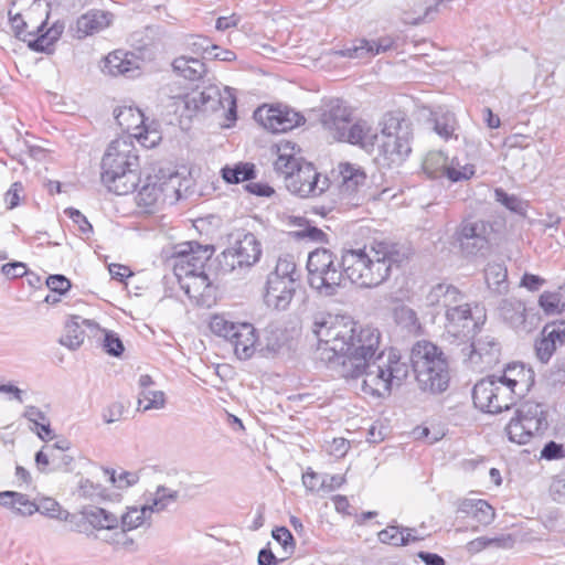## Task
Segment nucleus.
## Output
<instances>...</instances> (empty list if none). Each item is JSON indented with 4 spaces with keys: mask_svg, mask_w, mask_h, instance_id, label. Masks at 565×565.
I'll list each match as a JSON object with an SVG mask.
<instances>
[{
    "mask_svg": "<svg viewBox=\"0 0 565 565\" xmlns=\"http://www.w3.org/2000/svg\"><path fill=\"white\" fill-rule=\"evenodd\" d=\"M65 214L78 226V231L83 234H89L93 232V226L81 211L68 207L65 210Z\"/></svg>",
    "mask_w": 565,
    "mask_h": 565,
    "instance_id": "69168bd1",
    "label": "nucleus"
},
{
    "mask_svg": "<svg viewBox=\"0 0 565 565\" xmlns=\"http://www.w3.org/2000/svg\"><path fill=\"white\" fill-rule=\"evenodd\" d=\"M312 332L318 340L317 359L344 379L365 376L366 393L390 394L408 375L407 363L394 349H381V332L374 327L360 326L348 317L319 315Z\"/></svg>",
    "mask_w": 565,
    "mask_h": 565,
    "instance_id": "f257e3e1",
    "label": "nucleus"
},
{
    "mask_svg": "<svg viewBox=\"0 0 565 565\" xmlns=\"http://www.w3.org/2000/svg\"><path fill=\"white\" fill-rule=\"evenodd\" d=\"M186 44L194 54H202L204 57H207L209 53L220 50L218 45L213 44L211 40L204 35H189Z\"/></svg>",
    "mask_w": 565,
    "mask_h": 565,
    "instance_id": "603ef678",
    "label": "nucleus"
},
{
    "mask_svg": "<svg viewBox=\"0 0 565 565\" xmlns=\"http://www.w3.org/2000/svg\"><path fill=\"white\" fill-rule=\"evenodd\" d=\"M394 319L397 324L407 329H413L418 324L415 310L404 305L394 309Z\"/></svg>",
    "mask_w": 565,
    "mask_h": 565,
    "instance_id": "5fc2aeb1",
    "label": "nucleus"
},
{
    "mask_svg": "<svg viewBox=\"0 0 565 565\" xmlns=\"http://www.w3.org/2000/svg\"><path fill=\"white\" fill-rule=\"evenodd\" d=\"M114 117L124 131L136 137L138 140L147 139V136L143 135V132H147L143 128L145 116L140 109L131 106L116 108Z\"/></svg>",
    "mask_w": 565,
    "mask_h": 565,
    "instance_id": "393cba45",
    "label": "nucleus"
},
{
    "mask_svg": "<svg viewBox=\"0 0 565 565\" xmlns=\"http://www.w3.org/2000/svg\"><path fill=\"white\" fill-rule=\"evenodd\" d=\"M562 295L557 291H544L539 298V306L546 315L561 313Z\"/></svg>",
    "mask_w": 565,
    "mask_h": 565,
    "instance_id": "864d4df0",
    "label": "nucleus"
},
{
    "mask_svg": "<svg viewBox=\"0 0 565 565\" xmlns=\"http://www.w3.org/2000/svg\"><path fill=\"white\" fill-rule=\"evenodd\" d=\"M377 135L373 131L371 126L364 120H358L350 124L342 132L338 141L358 145L361 148L369 150L375 143Z\"/></svg>",
    "mask_w": 565,
    "mask_h": 565,
    "instance_id": "cd10ccee",
    "label": "nucleus"
},
{
    "mask_svg": "<svg viewBox=\"0 0 565 565\" xmlns=\"http://www.w3.org/2000/svg\"><path fill=\"white\" fill-rule=\"evenodd\" d=\"M273 539L276 540L284 548L287 554H292L295 550V539L291 532L285 527L280 526L273 531Z\"/></svg>",
    "mask_w": 565,
    "mask_h": 565,
    "instance_id": "e2e57ef3",
    "label": "nucleus"
},
{
    "mask_svg": "<svg viewBox=\"0 0 565 565\" xmlns=\"http://www.w3.org/2000/svg\"><path fill=\"white\" fill-rule=\"evenodd\" d=\"M213 252L214 248L210 245L202 246L193 242L180 245L173 255L172 265L177 279L206 271Z\"/></svg>",
    "mask_w": 565,
    "mask_h": 565,
    "instance_id": "ddd939ff",
    "label": "nucleus"
},
{
    "mask_svg": "<svg viewBox=\"0 0 565 565\" xmlns=\"http://www.w3.org/2000/svg\"><path fill=\"white\" fill-rule=\"evenodd\" d=\"M38 511L41 514L51 519L60 520V516L64 514L66 510L62 509L60 503L52 498H43L36 504Z\"/></svg>",
    "mask_w": 565,
    "mask_h": 565,
    "instance_id": "680f3d73",
    "label": "nucleus"
},
{
    "mask_svg": "<svg viewBox=\"0 0 565 565\" xmlns=\"http://www.w3.org/2000/svg\"><path fill=\"white\" fill-rule=\"evenodd\" d=\"M83 326L88 328H98V324L88 319H84L79 316H73L65 323V332L60 338L58 342L70 350H77L84 342L85 332L82 329Z\"/></svg>",
    "mask_w": 565,
    "mask_h": 565,
    "instance_id": "c756f323",
    "label": "nucleus"
},
{
    "mask_svg": "<svg viewBox=\"0 0 565 565\" xmlns=\"http://www.w3.org/2000/svg\"><path fill=\"white\" fill-rule=\"evenodd\" d=\"M515 417L527 425V429H532L537 434H542L548 427L547 411L544 405L527 401L516 409Z\"/></svg>",
    "mask_w": 565,
    "mask_h": 565,
    "instance_id": "a878e982",
    "label": "nucleus"
},
{
    "mask_svg": "<svg viewBox=\"0 0 565 565\" xmlns=\"http://www.w3.org/2000/svg\"><path fill=\"white\" fill-rule=\"evenodd\" d=\"M411 248L392 241H374L361 247L343 248L340 265L345 278L360 288H375L385 282L394 268L409 258Z\"/></svg>",
    "mask_w": 565,
    "mask_h": 565,
    "instance_id": "f03ea898",
    "label": "nucleus"
},
{
    "mask_svg": "<svg viewBox=\"0 0 565 565\" xmlns=\"http://www.w3.org/2000/svg\"><path fill=\"white\" fill-rule=\"evenodd\" d=\"M466 300L465 294L456 286L438 282L429 288L424 301L427 307L443 309L445 312Z\"/></svg>",
    "mask_w": 565,
    "mask_h": 565,
    "instance_id": "4be33fe9",
    "label": "nucleus"
},
{
    "mask_svg": "<svg viewBox=\"0 0 565 565\" xmlns=\"http://www.w3.org/2000/svg\"><path fill=\"white\" fill-rule=\"evenodd\" d=\"M140 171L139 156L131 140L116 139L108 146L102 159L100 178L114 180L116 173L120 170L129 172Z\"/></svg>",
    "mask_w": 565,
    "mask_h": 565,
    "instance_id": "9b49d317",
    "label": "nucleus"
},
{
    "mask_svg": "<svg viewBox=\"0 0 565 565\" xmlns=\"http://www.w3.org/2000/svg\"><path fill=\"white\" fill-rule=\"evenodd\" d=\"M498 312L503 322L518 332H531L541 320L534 308H526L525 303L516 298L502 299Z\"/></svg>",
    "mask_w": 565,
    "mask_h": 565,
    "instance_id": "2eb2a0df",
    "label": "nucleus"
},
{
    "mask_svg": "<svg viewBox=\"0 0 565 565\" xmlns=\"http://www.w3.org/2000/svg\"><path fill=\"white\" fill-rule=\"evenodd\" d=\"M382 132L383 141L380 146V153L387 164H399L411 152L407 124L404 120L390 118Z\"/></svg>",
    "mask_w": 565,
    "mask_h": 565,
    "instance_id": "f8f14e48",
    "label": "nucleus"
},
{
    "mask_svg": "<svg viewBox=\"0 0 565 565\" xmlns=\"http://www.w3.org/2000/svg\"><path fill=\"white\" fill-rule=\"evenodd\" d=\"M320 121L323 128L338 140L342 132L352 121V110L341 99H332L326 104Z\"/></svg>",
    "mask_w": 565,
    "mask_h": 565,
    "instance_id": "aec40b11",
    "label": "nucleus"
},
{
    "mask_svg": "<svg viewBox=\"0 0 565 565\" xmlns=\"http://www.w3.org/2000/svg\"><path fill=\"white\" fill-rule=\"evenodd\" d=\"M138 70L137 62L134 54L116 50L109 53L105 60L102 71L111 76L125 75L134 76Z\"/></svg>",
    "mask_w": 565,
    "mask_h": 565,
    "instance_id": "bb28decb",
    "label": "nucleus"
},
{
    "mask_svg": "<svg viewBox=\"0 0 565 565\" xmlns=\"http://www.w3.org/2000/svg\"><path fill=\"white\" fill-rule=\"evenodd\" d=\"M411 363L418 387L430 394L444 393L450 381L448 361L437 345L418 341L411 351Z\"/></svg>",
    "mask_w": 565,
    "mask_h": 565,
    "instance_id": "7ed1b4c3",
    "label": "nucleus"
},
{
    "mask_svg": "<svg viewBox=\"0 0 565 565\" xmlns=\"http://www.w3.org/2000/svg\"><path fill=\"white\" fill-rule=\"evenodd\" d=\"M308 281L322 296H334L345 278L337 256L327 248H317L308 256Z\"/></svg>",
    "mask_w": 565,
    "mask_h": 565,
    "instance_id": "20e7f679",
    "label": "nucleus"
},
{
    "mask_svg": "<svg viewBox=\"0 0 565 565\" xmlns=\"http://www.w3.org/2000/svg\"><path fill=\"white\" fill-rule=\"evenodd\" d=\"M290 235L296 239H307L317 243H324L327 242L328 237L322 230L311 224H309L306 228L290 232Z\"/></svg>",
    "mask_w": 565,
    "mask_h": 565,
    "instance_id": "052dcab7",
    "label": "nucleus"
},
{
    "mask_svg": "<svg viewBox=\"0 0 565 565\" xmlns=\"http://www.w3.org/2000/svg\"><path fill=\"white\" fill-rule=\"evenodd\" d=\"M178 282L195 305L210 308L215 302L216 288L206 271L178 278Z\"/></svg>",
    "mask_w": 565,
    "mask_h": 565,
    "instance_id": "a211bd4d",
    "label": "nucleus"
},
{
    "mask_svg": "<svg viewBox=\"0 0 565 565\" xmlns=\"http://www.w3.org/2000/svg\"><path fill=\"white\" fill-rule=\"evenodd\" d=\"M173 71L189 81L200 79L206 72L205 64L196 57L179 56L172 62Z\"/></svg>",
    "mask_w": 565,
    "mask_h": 565,
    "instance_id": "4c0bfd02",
    "label": "nucleus"
},
{
    "mask_svg": "<svg viewBox=\"0 0 565 565\" xmlns=\"http://www.w3.org/2000/svg\"><path fill=\"white\" fill-rule=\"evenodd\" d=\"M484 278L488 287L497 294L508 291V269L501 263H489L484 268Z\"/></svg>",
    "mask_w": 565,
    "mask_h": 565,
    "instance_id": "ea45409f",
    "label": "nucleus"
},
{
    "mask_svg": "<svg viewBox=\"0 0 565 565\" xmlns=\"http://www.w3.org/2000/svg\"><path fill=\"white\" fill-rule=\"evenodd\" d=\"M151 514L152 512H150L147 504H143L141 508H128L126 513L120 518L121 529L124 531L135 530L149 520Z\"/></svg>",
    "mask_w": 565,
    "mask_h": 565,
    "instance_id": "37998d69",
    "label": "nucleus"
},
{
    "mask_svg": "<svg viewBox=\"0 0 565 565\" xmlns=\"http://www.w3.org/2000/svg\"><path fill=\"white\" fill-rule=\"evenodd\" d=\"M180 498L178 490L159 484L154 492L149 493L146 504L152 513H161L168 510L169 505L175 503Z\"/></svg>",
    "mask_w": 565,
    "mask_h": 565,
    "instance_id": "c9c22d12",
    "label": "nucleus"
},
{
    "mask_svg": "<svg viewBox=\"0 0 565 565\" xmlns=\"http://www.w3.org/2000/svg\"><path fill=\"white\" fill-rule=\"evenodd\" d=\"M254 118L264 128L275 134L286 132L305 122L301 114L285 105L258 107Z\"/></svg>",
    "mask_w": 565,
    "mask_h": 565,
    "instance_id": "dca6fc26",
    "label": "nucleus"
},
{
    "mask_svg": "<svg viewBox=\"0 0 565 565\" xmlns=\"http://www.w3.org/2000/svg\"><path fill=\"white\" fill-rule=\"evenodd\" d=\"M518 395L497 375L480 380L472 390V399L477 408L484 413L498 414L510 409Z\"/></svg>",
    "mask_w": 565,
    "mask_h": 565,
    "instance_id": "0eeeda50",
    "label": "nucleus"
},
{
    "mask_svg": "<svg viewBox=\"0 0 565 565\" xmlns=\"http://www.w3.org/2000/svg\"><path fill=\"white\" fill-rule=\"evenodd\" d=\"M499 376L510 388H514L518 397L523 396L534 384V372L522 363L508 364Z\"/></svg>",
    "mask_w": 565,
    "mask_h": 565,
    "instance_id": "b1692460",
    "label": "nucleus"
},
{
    "mask_svg": "<svg viewBox=\"0 0 565 565\" xmlns=\"http://www.w3.org/2000/svg\"><path fill=\"white\" fill-rule=\"evenodd\" d=\"M467 353V361L472 367H490L499 362L501 352L500 343L490 335L481 337L473 341Z\"/></svg>",
    "mask_w": 565,
    "mask_h": 565,
    "instance_id": "412c9836",
    "label": "nucleus"
},
{
    "mask_svg": "<svg viewBox=\"0 0 565 565\" xmlns=\"http://www.w3.org/2000/svg\"><path fill=\"white\" fill-rule=\"evenodd\" d=\"M445 330L456 340L468 341L472 339L487 321L483 306L463 300L445 315Z\"/></svg>",
    "mask_w": 565,
    "mask_h": 565,
    "instance_id": "423d86ee",
    "label": "nucleus"
},
{
    "mask_svg": "<svg viewBox=\"0 0 565 565\" xmlns=\"http://www.w3.org/2000/svg\"><path fill=\"white\" fill-rule=\"evenodd\" d=\"M222 178L231 184L249 181L255 178V166L253 163H238L233 168L225 167L222 169Z\"/></svg>",
    "mask_w": 565,
    "mask_h": 565,
    "instance_id": "c03bdc74",
    "label": "nucleus"
},
{
    "mask_svg": "<svg viewBox=\"0 0 565 565\" xmlns=\"http://www.w3.org/2000/svg\"><path fill=\"white\" fill-rule=\"evenodd\" d=\"M541 335L535 343L536 356L542 363H547L556 350L565 345V320L546 323Z\"/></svg>",
    "mask_w": 565,
    "mask_h": 565,
    "instance_id": "6ab92c4d",
    "label": "nucleus"
},
{
    "mask_svg": "<svg viewBox=\"0 0 565 565\" xmlns=\"http://www.w3.org/2000/svg\"><path fill=\"white\" fill-rule=\"evenodd\" d=\"M46 286L50 290L64 295L71 288V281L63 275H51L46 278Z\"/></svg>",
    "mask_w": 565,
    "mask_h": 565,
    "instance_id": "338daca9",
    "label": "nucleus"
},
{
    "mask_svg": "<svg viewBox=\"0 0 565 565\" xmlns=\"http://www.w3.org/2000/svg\"><path fill=\"white\" fill-rule=\"evenodd\" d=\"M505 431L508 434L510 441L516 443L519 445L527 444L530 439L537 434L532 429H527V425L522 423V420H520L515 416L511 418V420L507 425Z\"/></svg>",
    "mask_w": 565,
    "mask_h": 565,
    "instance_id": "49530a36",
    "label": "nucleus"
},
{
    "mask_svg": "<svg viewBox=\"0 0 565 565\" xmlns=\"http://www.w3.org/2000/svg\"><path fill=\"white\" fill-rule=\"evenodd\" d=\"M476 173V168L471 163H462L458 157H454L446 170V178L454 182H462L470 180Z\"/></svg>",
    "mask_w": 565,
    "mask_h": 565,
    "instance_id": "a18cd8bd",
    "label": "nucleus"
},
{
    "mask_svg": "<svg viewBox=\"0 0 565 565\" xmlns=\"http://www.w3.org/2000/svg\"><path fill=\"white\" fill-rule=\"evenodd\" d=\"M493 233L491 222L467 216L456 226L451 236V244L465 257L486 256L491 249Z\"/></svg>",
    "mask_w": 565,
    "mask_h": 565,
    "instance_id": "39448f33",
    "label": "nucleus"
},
{
    "mask_svg": "<svg viewBox=\"0 0 565 565\" xmlns=\"http://www.w3.org/2000/svg\"><path fill=\"white\" fill-rule=\"evenodd\" d=\"M448 157L443 151H429L423 160V171L429 179L446 177Z\"/></svg>",
    "mask_w": 565,
    "mask_h": 565,
    "instance_id": "a19ab883",
    "label": "nucleus"
},
{
    "mask_svg": "<svg viewBox=\"0 0 565 565\" xmlns=\"http://www.w3.org/2000/svg\"><path fill=\"white\" fill-rule=\"evenodd\" d=\"M154 181L162 192L164 203L173 204L180 200L183 179L178 171L160 169L154 175Z\"/></svg>",
    "mask_w": 565,
    "mask_h": 565,
    "instance_id": "c85d7f7f",
    "label": "nucleus"
},
{
    "mask_svg": "<svg viewBox=\"0 0 565 565\" xmlns=\"http://www.w3.org/2000/svg\"><path fill=\"white\" fill-rule=\"evenodd\" d=\"M541 458L545 460H558L565 458V449L562 444L548 441L541 450Z\"/></svg>",
    "mask_w": 565,
    "mask_h": 565,
    "instance_id": "0e129e2a",
    "label": "nucleus"
},
{
    "mask_svg": "<svg viewBox=\"0 0 565 565\" xmlns=\"http://www.w3.org/2000/svg\"><path fill=\"white\" fill-rule=\"evenodd\" d=\"M372 43L365 39H359L351 46H347L335 54L348 58H367L372 57Z\"/></svg>",
    "mask_w": 565,
    "mask_h": 565,
    "instance_id": "8fccbe9b",
    "label": "nucleus"
},
{
    "mask_svg": "<svg viewBox=\"0 0 565 565\" xmlns=\"http://www.w3.org/2000/svg\"><path fill=\"white\" fill-rule=\"evenodd\" d=\"M458 512L471 516L482 525L490 524L495 516L494 509L481 499H463L458 507Z\"/></svg>",
    "mask_w": 565,
    "mask_h": 565,
    "instance_id": "72a5a7b5",
    "label": "nucleus"
},
{
    "mask_svg": "<svg viewBox=\"0 0 565 565\" xmlns=\"http://www.w3.org/2000/svg\"><path fill=\"white\" fill-rule=\"evenodd\" d=\"M166 404L164 393L162 391L141 390L138 398V409L147 412L150 409L163 408Z\"/></svg>",
    "mask_w": 565,
    "mask_h": 565,
    "instance_id": "09e8293b",
    "label": "nucleus"
},
{
    "mask_svg": "<svg viewBox=\"0 0 565 565\" xmlns=\"http://www.w3.org/2000/svg\"><path fill=\"white\" fill-rule=\"evenodd\" d=\"M495 200L500 202L508 210L523 214L525 212L523 202L514 194H508L502 189H495L494 191Z\"/></svg>",
    "mask_w": 565,
    "mask_h": 565,
    "instance_id": "13d9d810",
    "label": "nucleus"
},
{
    "mask_svg": "<svg viewBox=\"0 0 565 565\" xmlns=\"http://www.w3.org/2000/svg\"><path fill=\"white\" fill-rule=\"evenodd\" d=\"M295 149L296 145L290 141H281L277 145V159L274 162V168L285 179L303 162L302 158L296 157Z\"/></svg>",
    "mask_w": 565,
    "mask_h": 565,
    "instance_id": "2f4dec72",
    "label": "nucleus"
},
{
    "mask_svg": "<svg viewBox=\"0 0 565 565\" xmlns=\"http://www.w3.org/2000/svg\"><path fill=\"white\" fill-rule=\"evenodd\" d=\"M285 183L288 191L300 198L318 196L329 188V179L306 161L285 179Z\"/></svg>",
    "mask_w": 565,
    "mask_h": 565,
    "instance_id": "4468645a",
    "label": "nucleus"
},
{
    "mask_svg": "<svg viewBox=\"0 0 565 565\" xmlns=\"http://www.w3.org/2000/svg\"><path fill=\"white\" fill-rule=\"evenodd\" d=\"M137 205L143 209L145 213H153L161 204H164L162 192L156 181L146 183L136 196Z\"/></svg>",
    "mask_w": 565,
    "mask_h": 565,
    "instance_id": "58836bf2",
    "label": "nucleus"
},
{
    "mask_svg": "<svg viewBox=\"0 0 565 565\" xmlns=\"http://www.w3.org/2000/svg\"><path fill=\"white\" fill-rule=\"evenodd\" d=\"M60 521L70 523L71 531L73 532L89 534V527L87 526L84 509L78 513H71L66 510L64 514L60 516Z\"/></svg>",
    "mask_w": 565,
    "mask_h": 565,
    "instance_id": "6e6d98bb",
    "label": "nucleus"
},
{
    "mask_svg": "<svg viewBox=\"0 0 565 565\" xmlns=\"http://www.w3.org/2000/svg\"><path fill=\"white\" fill-rule=\"evenodd\" d=\"M300 284L295 279L277 280L268 279L266 281V291L264 295L265 303L276 310H286Z\"/></svg>",
    "mask_w": 565,
    "mask_h": 565,
    "instance_id": "5701e85b",
    "label": "nucleus"
},
{
    "mask_svg": "<svg viewBox=\"0 0 565 565\" xmlns=\"http://www.w3.org/2000/svg\"><path fill=\"white\" fill-rule=\"evenodd\" d=\"M0 504L21 515H32L38 511L36 503L30 501L26 494L15 491L0 492Z\"/></svg>",
    "mask_w": 565,
    "mask_h": 565,
    "instance_id": "e433bc0d",
    "label": "nucleus"
},
{
    "mask_svg": "<svg viewBox=\"0 0 565 565\" xmlns=\"http://www.w3.org/2000/svg\"><path fill=\"white\" fill-rule=\"evenodd\" d=\"M183 104V116L191 118L198 111H216L227 108V119L236 118V98L228 87L224 94L215 86L206 87L202 92H192L180 98Z\"/></svg>",
    "mask_w": 565,
    "mask_h": 565,
    "instance_id": "9d476101",
    "label": "nucleus"
},
{
    "mask_svg": "<svg viewBox=\"0 0 565 565\" xmlns=\"http://www.w3.org/2000/svg\"><path fill=\"white\" fill-rule=\"evenodd\" d=\"M231 245L218 256V262L225 271L249 268L259 260L262 245L253 233L237 231L231 234Z\"/></svg>",
    "mask_w": 565,
    "mask_h": 565,
    "instance_id": "1a4fd4ad",
    "label": "nucleus"
},
{
    "mask_svg": "<svg viewBox=\"0 0 565 565\" xmlns=\"http://www.w3.org/2000/svg\"><path fill=\"white\" fill-rule=\"evenodd\" d=\"M379 540L381 543L393 546H405L409 544V539L404 534V527L398 525H388L386 529L379 532Z\"/></svg>",
    "mask_w": 565,
    "mask_h": 565,
    "instance_id": "3c124183",
    "label": "nucleus"
},
{
    "mask_svg": "<svg viewBox=\"0 0 565 565\" xmlns=\"http://www.w3.org/2000/svg\"><path fill=\"white\" fill-rule=\"evenodd\" d=\"M457 128L455 114L446 110L437 113L434 119V130L445 140L451 138Z\"/></svg>",
    "mask_w": 565,
    "mask_h": 565,
    "instance_id": "de8ad7c7",
    "label": "nucleus"
},
{
    "mask_svg": "<svg viewBox=\"0 0 565 565\" xmlns=\"http://www.w3.org/2000/svg\"><path fill=\"white\" fill-rule=\"evenodd\" d=\"M339 189L342 193L351 194L355 192L359 186L363 185L366 180V174L362 168L344 162L339 164Z\"/></svg>",
    "mask_w": 565,
    "mask_h": 565,
    "instance_id": "473e14b6",
    "label": "nucleus"
},
{
    "mask_svg": "<svg viewBox=\"0 0 565 565\" xmlns=\"http://www.w3.org/2000/svg\"><path fill=\"white\" fill-rule=\"evenodd\" d=\"M110 24V14L100 10H90L81 15L76 21V33L78 39L92 35L107 28Z\"/></svg>",
    "mask_w": 565,
    "mask_h": 565,
    "instance_id": "7c9ffc66",
    "label": "nucleus"
},
{
    "mask_svg": "<svg viewBox=\"0 0 565 565\" xmlns=\"http://www.w3.org/2000/svg\"><path fill=\"white\" fill-rule=\"evenodd\" d=\"M105 472L110 476L111 482L118 489H126L139 481V475L135 471H122L118 476L114 469H105Z\"/></svg>",
    "mask_w": 565,
    "mask_h": 565,
    "instance_id": "4d7b16f0",
    "label": "nucleus"
},
{
    "mask_svg": "<svg viewBox=\"0 0 565 565\" xmlns=\"http://www.w3.org/2000/svg\"><path fill=\"white\" fill-rule=\"evenodd\" d=\"M114 175V180H111L110 178L109 180L100 178V180L109 192H113L117 195H126L134 192L141 180L140 171L134 169L132 171L129 172L120 170V173H116Z\"/></svg>",
    "mask_w": 565,
    "mask_h": 565,
    "instance_id": "f704fd0d",
    "label": "nucleus"
},
{
    "mask_svg": "<svg viewBox=\"0 0 565 565\" xmlns=\"http://www.w3.org/2000/svg\"><path fill=\"white\" fill-rule=\"evenodd\" d=\"M300 270L294 260V256L287 254L280 256L277 260L274 271L268 275V279L288 280L295 279L296 284H300Z\"/></svg>",
    "mask_w": 565,
    "mask_h": 565,
    "instance_id": "79ce46f5",
    "label": "nucleus"
},
{
    "mask_svg": "<svg viewBox=\"0 0 565 565\" xmlns=\"http://www.w3.org/2000/svg\"><path fill=\"white\" fill-rule=\"evenodd\" d=\"M210 329L214 334L230 341L239 360H248L254 355L258 337L253 324L236 323L224 316L215 315L210 321Z\"/></svg>",
    "mask_w": 565,
    "mask_h": 565,
    "instance_id": "6e6552de",
    "label": "nucleus"
},
{
    "mask_svg": "<svg viewBox=\"0 0 565 565\" xmlns=\"http://www.w3.org/2000/svg\"><path fill=\"white\" fill-rule=\"evenodd\" d=\"M47 19L49 12L46 13L45 20L42 21L35 30L23 34L22 41L25 42L28 47L33 52L52 54L54 52V44L64 32L65 23L60 20L54 22L51 28L45 29Z\"/></svg>",
    "mask_w": 565,
    "mask_h": 565,
    "instance_id": "f3484780",
    "label": "nucleus"
},
{
    "mask_svg": "<svg viewBox=\"0 0 565 565\" xmlns=\"http://www.w3.org/2000/svg\"><path fill=\"white\" fill-rule=\"evenodd\" d=\"M104 351L111 356H120L124 353L125 347L117 333L104 330Z\"/></svg>",
    "mask_w": 565,
    "mask_h": 565,
    "instance_id": "bf43d9fd",
    "label": "nucleus"
},
{
    "mask_svg": "<svg viewBox=\"0 0 565 565\" xmlns=\"http://www.w3.org/2000/svg\"><path fill=\"white\" fill-rule=\"evenodd\" d=\"M550 493L554 501L565 503V477L557 476L553 479Z\"/></svg>",
    "mask_w": 565,
    "mask_h": 565,
    "instance_id": "774afa93",
    "label": "nucleus"
}]
</instances>
